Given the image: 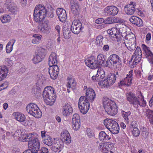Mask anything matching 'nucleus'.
I'll use <instances>...</instances> for the list:
<instances>
[{
    "label": "nucleus",
    "instance_id": "f257e3e1",
    "mask_svg": "<svg viewBox=\"0 0 153 153\" xmlns=\"http://www.w3.org/2000/svg\"><path fill=\"white\" fill-rule=\"evenodd\" d=\"M42 95L47 104L51 106L54 104L56 95L53 88L51 86L45 87L43 91Z\"/></svg>",
    "mask_w": 153,
    "mask_h": 153
},
{
    "label": "nucleus",
    "instance_id": "f03ea898",
    "mask_svg": "<svg viewBox=\"0 0 153 153\" xmlns=\"http://www.w3.org/2000/svg\"><path fill=\"white\" fill-rule=\"evenodd\" d=\"M103 104L105 111L108 114L113 116L117 113V106L114 101L105 98L103 99Z\"/></svg>",
    "mask_w": 153,
    "mask_h": 153
},
{
    "label": "nucleus",
    "instance_id": "7ed1b4c3",
    "mask_svg": "<svg viewBox=\"0 0 153 153\" xmlns=\"http://www.w3.org/2000/svg\"><path fill=\"white\" fill-rule=\"evenodd\" d=\"M47 11L46 8L41 5L36 6L33 14L34 20L38 22H42L46 16Z\"/></svg>",
    "mask_w": 153,
    "mask_h": 153
},
{
    "label": "nucleus",
    "instance_id": "20e7f679",
    "mask_svg": "<svg viewBox=\"0 0 153 153\" xmlns=\"http://www.w3.org/2000/svg\"><path fill=\"white\" fill-rule=\"evenodd\" d=\"M104 124L113 134H116L119 132V126L118 123L116 121L106 119L104 120Z\"/></svg>",
    "mask_w": 153,
    "mask_h": 153
},
{
    "label": "nucleus",
    "instance_id": "39448f33",
    "mask_svg": "<svg viewBox=\"0 0 153 153\" xmlns=\"http://www.w3.org/2000/svg\"><path fill=\"white\" fill-rule=\"evenodd\" d=\"M26 109L28 113L36 118H40L42 115L41 111L35 103H30L28 104L26 106Z\"/></svg>",
    "mask_w": 153,
    "mask_h": 153
},
{
    "label": "nucleus",
    "instance_id": "423d86ee",
    "mask_svg": "<svg viewBox=\"0 0 153 153\" xmlns=\"http://www.w3.org/2000/svg\"><path fill=\"white\" fill-rule=\"evenodd\" d=\"M121 62V59L118 55L113 54L108 58L106 61V66L112 69L117 68V64Z\"/></svg>",
    "mask_w": 153,
    "mask_h": 153
},
{
    "label": "nucleus",
    "instance_id": "0eeeda50",
    "mask_svg": "<svg viewBox=\"0 0 153 153\" xmlns=\"http://www.w3.org/2000/svg\"><path fill=\"white\" fill-rule=\"evenodd\" d=\"M89 100L86 98L85 96H81L79 100V108L81 113L86 114L88 111L89 107Z\"/></svg>",
    "mask_w": 153,
    "mask_h": 153
},
{
    "label": "nucleus",
    "instance_id": "6e6552de",
    "mask_svg": "<svg viewBox=\"0 0 153 153\" xmlns=\"http://www.w3.org/2000/svg\"><path fill=\"white\" fill-rule=\"evenodd\" d=\"M82 24L80 21L75 20L73 21L71 27V29L73 33L75 34H78L81 30Z\"/></svg>",
    "mask_w": 153,
    "mask_h": 153
},
{
    "label": "nucleus",
    "instance_id": "1a4fd4ad",
    "mask_svg": "<svg viewBox=\"0 0 153 153\" xmlns=\"http://www.w3.org/2000/svg\"><path fill=\"white\" fill-rule=\"evenodd\" d=\"M86 66L92 69L96 68L98 67L96 59L94 56H91L85 60Z\"/></svg>",
    "mask_w": 153,
    "mask_h": 153
},
{
    "label": "nucleus",
    "instance_id": "9d476101",
    "mask_svg": "<svg viewBox=\"0 0 153 153\" xmlns=\"http://www.w3.org/2000/svg\"><path fill=\"white\" fill-rule=\"evenodd\" d=\"M49 73L51 78L53 79H56L59 73V69L58 66L57 65L51 66L49 68Z\"/></svg>",
    "mask_w": 153,
    "mask_h": 153
},
{
    "label": "nucleus",
    "instance_id": "9b49d317",
    "mask_svg": "<svg viewBox=\"0 0 153 153\" xmlns=\"http://www.w3.org/2000/svg\"><path fill=\"white\" fill-rule=\"evenodd\" d=\"M127 100L130 104H133L135 107H137V103H138V99L133 93L129 92L126 95Z\"/></svg>",
    "mask_w": 153,
    "mask_h": 153
},
{
    "label": "nucleus",
    "instance_id": "f8f14e48",
    "mask_svg": "<svg viewBox=\"0 0 153 153\" xmlns=\"http://www.w3.org/2000/svg\"><path fill=\"white\" fill-rule=\"evenodd\" d=\"M28 145L31 148L30 149L34 153H38L37 151L39 150L40 144L37 138L33 140L32 141H29Z\"/></svg>",
    "mask_w": 153,
    "mask_h": 153
},
{
    "label": "nucleus",
    "instance_id": "ddd939ff",
    "mask_svg": "<svg viewBox=\"0 0 153 153\" xmlns=\"http://www.w3.org/2000/svg\"><path fill=\"white\" fill-rule=\"evenodd\" d=\"M63 145L62 140H56L51 147V150L54 152L59 153L63 149Z\"/></svg>",
    "mask_w": 153,
    "mask_h": 153
},
{
    "label": "nucleus",
    "instance_id": "4468645a",
    "mask_svg": "<svg viewBox=\"0 0 153 153\" xmlns=\"http://www.w3.org/2000/svg\"><path fill=\"white\" fill-rule=\"evenodd\" d=\"M104 13H107L109 16H114L116 15L118 12V9L114 6L106 7L104 9Z\"/></svg>",
    "mask_w": 153,
    "mask_h": 153
},
{
    "label": "nucleus",
    "instance_id": "2eb2a0df",
    "mask_svg": "<svg viewBox=\"0 0 153 153\" xmlns=\"http://www.w3.org/2000/svg\"><path fill=\"white\" fill-rule=\"evenodd\" d=\"M57 15L59 20L62 22H64L67 19V14L65 10L62 8H58L56 11Z\"/></svg>",
    "mask_w": 153,
    "mask_h": 153
},
{
    "label": "nucleus",
    "instance_id": "dca6fc26",
    "mask_svg": "<svg viewBox=\"0 0 153 153\" xmlns=\"http://www.w3.org/2000/svg\"><path fill=\"white\" fill-rule=\"evenodd\" d=\"M117 76L114 74H110L108 75L106 77V79H105L102 81L104 82V83H106V85L108 86L111 85L114 83Z\"/></svg>",
    "mask_w": 153,
    "mask_h": 153
},
{
    "label": "nucleus",
    "instance_id": "f3484780",
    "mask_svg": "<svg viewBox=\"0 0 153 153\" xmlns=\"http://www.w3.org/2000/svg\"><path fill=\"white\" fill-rule=\"evenodd\" d=\"M62 114L66 117H68L71 114L73 111L72 107L68 103L65 104L62 106Z\"/></svg>",
    "mask_w": 153,
    "mask_h": 153
},
{
    "label": "nucleus",
    "instance_id": "a211bd4d",
    "mask_svg": "<svg viewBox=\"0 0 153 153\" xmlns=\"http://www.w3.org/2000/svg\"><path fill=\"white\" fill-rule=\"evenodd\" d=\"M85 97L89 100L90 102H92L95 98L96 94L94 91L91 88H88L86 90Z\"/></svg>",
    "mask_w": 153,
    "mask_h": 153
},
{
    "label": "nucleus",
    "instance_id": "6ab92c4d",
    "mask_svg": "<svg viewBox=\"0 0 153 153\" xmlns=\"http://www.w3.org/2000/svg\"><path fill=\"white\" fill-rule=\"evenodd\" d=\"M57 59L56 54L54 52H52L49 58L48 64L49 66L57 65L58 62Z\"/></svg>",
    "mask_w": 153,
    "mask_h": 153
},
{
    "label": "nucleus",
    "instance_id": "aec40b11",
    "mask_svg": "<svg viewBox=\"0 0 153 153\" xmlns=\"http://www.w3.org/2000/svg\"><path fill=\"white\" fill-rule=\"evenodd\" d=\"M8 70L5 66H0V81L3 80L7 76Z\"/></svg>",
    "mask_w": 153,
    "mask_h": 153
},
{
    "label": "nucleus",
    "instance_id": "412c9836",
    "mask_svg": "<svg viewBox=\"0 0 153 153\" xmlns=\"http://www.w3.org/2000/svg\"><path fill=\"white\" fill-rule=\"evenodd\" d=\"M133 2H131L132 4ZM132 4H128L124 7V10L125 13L127 15H131L133 14L135 12V9Z\"/></svg>",
    "mask_w": 153,
    "mask_h": 153
},
{
    "label": "nucleus",
    "instance_id": "4be33fe9",
    "mask_svg": "<svg viewBox=\"0 0 153 153\" xmlns=\"http://www.w3.org/2000/svg\"><path fill=\"white\" fill-rule=\"evenodd\" d=\"M8 11L13 14H16L18 11V8L15 3L13 2H10L8 7Z\"/></svg>",
    "mask_w": 153,
    "mask_h": 153
},
{
    "label": "nucleus",
    "instance_id": "5701e85b",
    "mask_svg": "<svg viewBox=\"0 0 153 153\" xmlns=\"http://www.w3.org/2000/svg\"><path fill=\"white\" fill-rule=\"evenodd\" d=\"M99 139L102 141L106 142L109 140L111 137L105 131H101L99 134Z\"/></svg>",
    "mask_w": 153,
    "mask_h": 153
},
{
    "label": "nucleus",
    "instance_id": "b1692460",
    "mask_svg": "<svg viewBox=\"0 0 153 153\" xmlns=\"http://www.w3.org/2000/svg\"><path fill=\"white\" fill-rule=\"evenodd\" d=\"M124 43L127 48L130 51H132L134 50L136 46V42H124Z\"/></svg>",
    "mask_w": 153,
    "mask_h": 153
},
{
    "label": "nucleus",
    "instance_id": "393cba45",
    "mask_svg": "<svg viewBox=\"0 0 153 153\" xmlns=\"http://www.w3.org/2000/svg\"><path fill=\"white\" fill-rule=\"evenodd\" d=\"M13 114L15 119L20 122H23L25 120V117L23 114L18 112H15L13 113Z\"/></svg>",
    "mask_w": 153,
    "mask_h": 153
},
{
    "label": "nucleus",
    "instance_id": "a878e982",
    "mask_svg": "<svg viewBox=\"0 0 153 153\" xmlns=\"http://www.w3.org/2000/svg\"><path fill=\"white\" fill-rule=\"evenodd\" d=\"M125 38L126 40V42H136V38L135 35L132 33H129L128 34L126 33L125 36Z\"/></svg>",
    "mask_w": 153,
    "mask_h": 153
},
{
    "label": "nucleus",
    "instance_id": "bb28decb",
    "mask_svg": "<svg viewBox=\"0 0 153 153\" xmlns=\"http://www.w3.org/2000/svg\"><path fill=\"white\" fill-rule=\"evenodd\" d=\"M142 47L143 50V54L145 56V57L153 53L150 51V48L145 44H142Z\"/></svg>",
    "mask_w": 153,
    "mask_h": 153
},
{
    "label": "nucleus",
    "instance_id": "cd10ccee",
    "mask_svg": "<svg viewBox=\"0 0 153 153\" xmlns=\"http://www.w3.org/2000/svg\"><path fill=\"white\" fill-rule=\"evenodd\" d=\"M33 37L34 38L32 40V43L34 44L38 45L40 43V41L42 38V36L41 35L35 34H33Z\"/></svg>",
    "mask_w": 153,
    "mask_h": 153
},
{
    "label": "nucleus",
    "instance_id": "c85d7f7f",
    "mask_svg": "<svg viewBox=\"0 0 153 153\" xmlns=\"http://www.w3.org/2000/svg\"><path fill=\"white\" fill-rule=\"evenodd\" d=\"M97 61L98 66L99 65H104L105 61L104 56L102 54H99L97 56Z\"/></svg>",
    "mask_w": 153,
    "mask_h": 153
},
{
    "label": "nucleus",
    "instance_id": "c756f323",
    "mask_svg": "<svg viewBox=\"0 0 153 153\" xmlns=\"http://www.w3.org/2000/svg\"><path fill=\"white\" fill-rule=\"evenodd\" d=\"M63 33L65 39H69L71 37V33L69 28L64 27L63 28Z\"/></svg>",
    "mask_w": 153,
    "mask_h": 153
},
{
    "label": "nucleus",
    "instance_id": "7c9ffc66",
    "mask_svg": "<svg viewBox=\"0 0 153 153\" xmlns=\"http://www.w3.org/2000/svg\"><path fill=\"white\" fill-rule=\"evenodd\" d=\"M11 19V17L9 15L5 14L1 16L0 20L3 23L9 22Z\"/></svg>",
    "mask_w": 153,
    "mask_h": 153
},
{
    "label": "nucleus",
    "instance_id": "2f4dec72",
    "mask_svg": "<svg viewBox=\"0 0 153 153\" xmlns=\"http://www.w3.org/2000/svg\"><path fill=\"white\" fill-rule=\"evenodd\" d=\"M120 28L119 29L117 33H119L121 34L126 35L127 33V28L126 26L122 24H120Z\"/></svg>",
    "mask_w": 153,
    "mask_h": 153
},
{
    "label": "nucleus",
    "instance_id": "473e14b6",
    "mask_svg": "<svg viewBox=\"0 0 153 153\" xmlns=\"http://www.w3.org/2000/svg\"><path fill=\"white\" fill-rule=\"evenodd\" d=\"M68 81L67 84L68 88H71L73 89V87H74L76 85V82L74 79H72L71 77H68Z\"/></svg>",
    "mask_w": 153,
    "mask_h": 153
},
{
    "label": "nucleus",
    "instance_id": "72a5a7b5",
    "mask_svg": "<svg viewBox=\"0 0 153 153\" xmlns=\"http://www.w3.org/2000/svg\"><path fill=\"white\" fill-rule=\"evenodd\" d=\"M146 115L147 117L149 119L150 123L153 124V111L149 109L146 110Z\"/></svg>",
    "mask_w": 153,
    "mask_h": 153
},
{
    "label": "nucleus",
    "instance_id": "f704fd0d",
    "mask_svg": "<svg viewBox=\"0 0 153 153\" xmlns=\"http://www.w3.org/2000/svg\"><path fill=\"white\" fill-rule=\"evenodd\" d=\"M43 142L48 146H51L52 145V139L49 136L47 135L45 137L43 140Z\"/></svg>",
    "mask_w": 153,
    "mask_h": 153
},
{
    "label": "nucleus",
    "instance_id": "c9c22d12",
    "mask_svg": "<svg viewBox=\"0 0 153 153\" xmlns=\"http://www.w3.org/2000/svg\"><path fill=\"white\" fill-rule=\"evenodd\" d=\"M117 29L116 28H112L110 30H107V32L111 36V37L114 38L118 34Z\"/></svg>",
    "mask_w": 153,
    "mask_h": 153
},
{
    "label": "nucleus",
    "instance_id": "e433bc0d",
    "mask_svg": "<svg viewBox=\"0 0 153 153\" xmlns=\"http://www.w3.org/2000/svg\"><path fill=\"white\" fill-rule=\"evenodd\" d=\"M141 131L142 132L141 135L142 138L146 139L148 137L149 134L147 129L146 127H143L141 129Z\"/></svg>",
    "mask_w": 153,
    "mask_h": 153
},
{
    "label": "nucleus",
    "instance_id": "4c0bfd02",
    "mask_svg": "<svg viewBox=\"0 0 153 153\" xmlns=\"http://www.w3.org/2000/svg\"><path fill=\"white\" fill-rule=\"evenodd\" d=\"M43 59L40 56L36 54L33 56L32 61L34 64H36L42 61Z\"/></svg>",
    "mask_w": 153,
    "mask_h": 153
},
{
    "label": "nucleus",
    "instance_id": "58836bf2",
    "mask_svg": "<svg viewBox=\"0 0 153 153\" xmlns=\"http://www.w3.org/2000/svg\"><path fill=\"white\" fill-rule=\"evenodd\" d=\"M103 38L102 36L100 35H99L96 38V43L98 47H100L102 45V41Z\"/></svg>",
    "mask_w": 153,
    "mask_h": 153
},
{
    "label": "nucleus",
    "instance_id": "ea45409f",
    "mask_svg": "<svg viewBox=\"0 0 153 153\" xmlns=\"http://www.w3.org/2000/svg\"><path fill=\"white\" fill-rule=\"evenodd\" d=\"M22 132L19 130H17L16 131L14 134L12 136L14 137L15 139H19L22 140Z\"/></svg>",
    "mask_w": 153,
    "mask_h": 153
},
{
    "label": "nucleus",
    "instance_id": "a19ab883",
    "mask_svg": "<svg viewBox=\"0 0 153 153\" xmlns=\"http://www.w3.org/2000/svg\"><path fill=\"white\" fill-rule=\"evenodd\" d=\"M46 53V50L45 49L40 48L38 50L37 54L43 59L44 58Z\"/></svg>",
    "mask_w": 153,
    "mask_h": 153
},
{
    "label": "nucleus",
    "instance_id": "79ce46f5",
    "mask_svg": "<svg viewBox=\"0 0 153 153\" xmlns=\"http://www.w3.org/2000/svg\"><path fill=\"white\" fill-rule=\"evenodd\" d=\"M132 76V74H130L129 75H127V76L125 78L126 85L129 86L131 85L132 79L131 78Z\"/></svg>",
    "mask_w": 153,
    "mask_h": 153
},
{
    "label": "nucleus",
    "instance_id": "37998d69",
    "mask_svg": "<svg viewBox=\"0 0 153 153\" xmlns=\"http://www.w3.org/2000/svg\"><path fill=\"white\" fill-rule=\"evenodd\" d=\"M121 113L122 114V116L125 120L128 123L129 120L128 117L131 114V112L129 111L126 112L123 111H121Z\"/></svg>",
    "mask_w": 153,
    "mask_h": 153
},
{
    "label": "nucleus",
    "instance_id": "c03bdc74",
    "mask_svg": "<svg viewBox=\"0 0 153 153\" xmlns=\"http://www.w3.org/2000/svg\"><path fill=\"white\" fill-rule=\"evenodd\" d=\"M71 5V7L72 9L73 7H75V9L77 10V8H79V5L78 1L76 0H71L70 1Z\"/></svg>",
    "mask_w": 153,
    "mask_h": 153
},
{
    "label": "nucleus",
    "instance_id": "a18cd8bd",
    "mask_svg": "<svg viewBox=\"0 0 153 153\" xmlns=\"http://www.w3.org/2000/svg\"><path fill=\"white\" fill-rule=\"evenodd\" d=\"M131 131L133 135L134 136L137 137L139 136L140 132L139 130L137 127H134Z\"/></svg>",
    "mask_w": 153,
    "mask_h": 153
},
{
    "label": "nucleus",
    "instance_id": "49530a36",
    "mask_svg": "<svg viewBox=\"0 0 153 153\" xmlns=\"http://www.w3.org/2000/svg\"><path fill=\"white\" fill-rule=\"evenodd\" d=\"M86 134L90 138L94 137V134L93 131L90 128H87L86 130Z\"/></svg>",
    "mask_w": 153,
    "mask_h": 153
},
{
    "label": "nucleus",
    "instance_id": "de8ad7c7",
    "mask_svg": "<svg viewBox=\"0 0 153 153\" xmlns=\"http://www.w3.org/2000/svg\"><path fill=\"white\" fill-rule=\"evenodd\" d=\"M72 123L80 121V117L79 115L75 113L74 114L72 119Z\"/></svg>",
    "mask_w": 153,
    "mask_h": 153
},
{
    "label": "nucleus",
    "instance_id": "09e8293b",
    "mask_svg": "<svg viewBox=\"0 0 153 153\" xmlns=\"http://www.w3.org/2000/svg\"><path fill=\"white\" fill-rule=\"evenodd\" d=\"M11 42H9L6 47V50L7 53H9L13 50V47L11 46Z\"/></svg>",
    "mask_w": 153,
    "mask_h": 153
},
{
    "label": "nucleus",
    "instance_id": "8fccbe9b",
    "mask_svg": "<svg viewBox=\"0 0 153 153\" xmlns=\"http://www.w3.org/2000/svg\"><path fill=\"white\" fill-rule=\"evenodd\" d=\"M74 123H72L74 129L76 131H77L80 128V121H77V122Z\"/></svg>",
    "mask_w": 153,
    "mask_h": 153
},
{
    "label": "nucleus",
    "instance_id": "3c124183",
    "mask_svg": "<svg viewBox=\"0 0 153 153\" xmlns=\"http://www.w3.org/2000/svg\"><path fill=\"white\" fill-rule=\"evenodd\" d=\"M142 56H139L138 55H133L131 59L132 60H134L135 61H136V62L139 63L141 59Z\"/></svg>",
    "mask_w": 153,
    "mask_h": 153
},
{
    "label": "nucleus",
    "instance_id": "603ef678",
    "mask_svg": "<svg viewBox=\"0 0 153 153\" xmlns=\"http://www.w3.org/2000/svg\"><path fill=\"white\" fill-rule=\"evenodd\" d=\"M141 101H142V103H140V102L138 100V103H137V106H138V105H140V106H142L143 107H145V106H146V101L144 100V97L143 95H141Z\"/></svg>",
    "mask_w": 153,
    "mask_h": 153
},
{
    "label": "nucleus",
    "instance_id": "864d4df0",
    "mask_svg": "<svg viewBox=\"0 0 153 153\" xmlns=\"http://www.w3.org/2000/svg\"><path fill=\"white\" fill-rule=\"evenodd\" d=\"M113 23H123V20L117 17H114L112 18Z\"/></svg>",
    "mask_w": 153,
    "mask_h": 153
},
{
    "label": "nucleus",
    "instance_id": "5fc2aeb1",
    "mask_svg": "<svg viewBox=\"0 0 153 153\" xmlns=\"http://www.w3.org/2000/svg\"><path fill=\"white\" fill-rule=\"evenodd\" d=\"M136 22L135 25L138 27L142 26L143 25V22L142 20L138 17H137Z\"/></svg>",
    "mask_w": 153,
    "mask_h": 153
},
{
    "label": "nucleus",
    "instance_id": "6e6d98bb",
    "mask_svg": "<svg viewBox=\"0 0 153 153\" xmlns=\"http://www.w3.org/2000/svg\"><path fill=\"white\" fill-rule=\"evenodd\" d=\"M133 55H139V56L142 55V51L140 47L138 46L137 47L136 49V50L134 52V53Z\"/></svg>",
    "mask_w": 153,
    "mask_h": 153
},
{
    "label": "nucleus",
    "instance_id": "4d7b16f0",
    "mask_svg": "<svg viewBox=\"0 0 153 153\" xmlns=\"http://www.w3.org/2000/svg\"><path fill=\"white\" fill-rule=\"evenodd\" d=\"M28 140H27V141L29 143V141H32L33 140H34L35 139H36L37 138L36 137V136L34 135V133H33L31 134H28Z\"/></svg>",
    "mask_w": 153,
    "mask_h": 153
},
{
    "label": "nucleus",
    "instance_id": "13d9d810",
    "mask_svg": "<svg viewBox=\"0 0 153 153\" xmlns=\"http://www.w3.org/2000/svg\"><path fill=\"white\" fill-rule=\"evenodd\" d=\"M138 62H136V61L133 60H132L131 59V61H129V65L130 67L131 68H134V67L136 66V65L138 63Z\"/></svg>",
    "mask_w": 153,
    "mask_h": 153
},
{
    "label": "nucleus",
    "instance_id": "bf43d9fd",
    "mask_svg": "<svg viewBox=\"0 0 153 153\" xmlns=\"http://www.w3.org/2000/svg\"><path fill=\"white\" fill-rule=\"evenodd\" d=\"M147 59L149 62L151 64H153V53L148 55L146 57Z\"/></svg>",
    "mask_w": 153,
    "mask_h": 153
},
{
    "label": "nucleus",
    "instance_id": "052dcab7",
    "mask_svg": "<svg viewBox=\"0 0 153 153\" xmlns=\"http://www.w3.org/2000/svg\"><path fill=\"white\" fill-rule=\"evenodd\" d=\"M125 35L121 34L120 33H118L117 35L114 37L117 39V41L118 42H120L122 39L123 37H125Z\"/></svg>",
    "mask_w": 153,
    "mask_h": 153
},
{
    "label": "nucleus",
    "instance_id": "680f3d73",
    "mask_svg": "<svg viewBox=\"0 0 153 153\" xmlns=\"http://www.w3.org/2000/svg\"><path fill=\"white\" fill-rule=\"evenodd\" d=\"M137 17L134 16H131L129 19L130 22L135 25L136 23Z\"/></svg>",
    "mask_w": 153,
    "mask_h": 153
},
{
    "label": "nucleus",
    "instance_id": "e2e57ef3",
    "mask_svg": "<svg viewBox=\"0 0 153 153\" xmlns=\"http://www.w3.org/2000/svg\"><path fill=\"white\" fill-rule=\"evenodd\" d=\"M63 140H64V141L66 144H69L71 142V138L70 135L67 137H63Z\"/></svg>",
    "mask_w": 153,
    "mask_h": 153
},
{
    "label": "nucleus",
    "instance_id": "0e129e2a",
    "mask_svg": "<svg viewBox=\"0 0 153 153\" xmlns=\"http://www.w3.org/2000/svg\"><path fill=\"white\" fill-rule=\"evenodd\" d=\"M48 21H45L43 22H42V28L41 29V30L42 31L44 30H45L46 29V28L48 26Z\"/></svg>",
    "mask_w": 153,
    "mask_h": 153
},
{
    "label": "nucleus",
    "instance_id": "69168bd1",
    "mask_svg": "<svg viewBox=\"0 0 153 153\" xmlns=\"http://www.w3.org/2000/svg\"><path fill=\"white\" fill-rule=\"evenodd\" d=\"M104 23L107 24H111L113 23L112 18L108 17L104 20Z\"/></svg>",
    "mask_w": 153,
    "mask_h": 153
},
{
    "label": "nucleus",
    "instance_id": "338daca9",
    "mask_svg": "<svg viewBox=\"0 0 153 153\" xmlns=\"http://www.w3.org/2000/svg\"><path fill=\"white\" fill-rule=\"evenodd\" d=\"M5 64L8 66H11L13 64V62L10 58H7L5 59Z\"/></svg>",
    "mask_w": 153,
    "mask_h": 153
},
{
    "label": "nucleus",
    "instance_id": "774afa93",
    "mask_svg": "<svg viewBox=\"0 0 153 153\" xmlns=\"http://www.w3.org/2000/svg\"><path fill=\"white\" fill-rule=\"evenodd\" d=\"M61 135L62 137H63V138L70 135L68 132L66 130L63 131L62 133H61Z\"/></svg>",
    "mask_w": 153,
    "mask_h": 153
}]
</instances>
